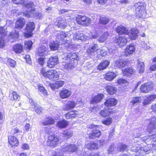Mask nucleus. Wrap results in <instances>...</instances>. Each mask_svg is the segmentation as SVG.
<instances>
[{"label": "nucleus", "instance_id": "obj_59", "mask_svg": "<svg viewBox=\"0 0 156 156\" xmlns=\"http://www.w3.org/2000/svg\"><path fill=\"white\" fill-rule=\"evenodd\" d=\"M109 53L110 54H114L118 51V49L117 47L114 46L111 48H108Z\"/></svg>", "mask_w": 156, "mask_h": 156}, {"label": "nucleus", "instance_id": "obj_3", "mask_svg": "<svg viewBox=\"0 0 156 156\" xmlns=\"http://www.w3.org/2000/svg\"><path fill=\"white\" fill-rule=\"evenodd\" d=\"M24 24V20L22 18H20L16 21V23L15 29H18V30L20 29L23 27ZM19 32L15 30L10 34L9 36V38L12 39L13 40H11V41L13 42L14 41L16 40L19 37Z\"/></svg>", "mask_w": 156, "mask_h": 156}, {"label": "nucleus", "instance_id": "obj_22", "mask_svg": "<svg viewBox=\"0 0 156 156\" xmlns=\"http://www.w3.org/2000/svg\"><path fill=\"white\" fill-rule=\"evenodd\" d=\"M8 142L11 146H17L18 144V141L16 138L12 136H8Z\"/></svg>", "mask_w": 156, "mask_h": 156}, {"label": "nucleus", "instance_id": "obj_54", "mask_svg": "<svg viewBox=\"0 0 156 156\" xmlns=\"http://www.w3.org/2000/svg\"><path fill=\"white\" fill-rule=\"evenodd\" d=\"M141 100L142 99L140 97H134L132 98L131 102L134 105L136 103L140 102Z\"/></svg>", "mask_w": 156, "mask_h": 156}, {"label": "nucleus", "instance_id": "obj_14", "mask_svg": "<svg viewBox=\"0 0 156 156\" xmlns=\"http://www.w3.org/2000/svg\"><path fill=\"white\" fill-rule=\"evenodd\" d=\"M139 33V31L137 29H132L130 30L128 33L126 34V37L128 38V37L131 40H135L137 37V34Z\"/></svg>", "mask_w": 156, "mask_h": 156}, {"label": "nucleus", "instance_id": "obj_46", "mask_svg": "<svg viewBox=\"0 0 156 156\" xmlns=\"http://www.w3.org/2000/svg\"><path fill=\"white\" fill-rule=\"evenodd\" d=\"M37 86L39 90L41 92L42 96H45L47 95V90L42 85L39 84Z\"/></svg>", "mask_w": 156, "mask_h": 156}, {"label": "nucleus", "instance_id": "obj_30", "mask_svg": "<svg viewBox=\"0 0 156 156\" xmlns=\"http://www.w3.org/2000/svg\"><path fill=\"white\" fill-rule=\"evenodd\" d=\"M117 100L114 98H110L108 99L105 102V105L108 107L115 105L117 103Z\"/></svg>", "mask_w": 156, "mask_h": 156}, {"label": "nucleus", "instance_id": "obj_8", "mask_svg": "<svg viewBox=\"0 0 156 156\" xmlns=\"http://www.w3.org/2000/svg\"><path fill=\"white\" fill-rule=\"evenodd\" d=\"M76 20L79 24L83 26L88 25L91 22V19L85 16H78Z\"/></svg>", "mask_w": 156, "mask_h": 156}, {"label": "nucleus", "instance_id": "obj_27", "mask_svg": "<svg viewBox=\"0 0 156 156\" xmlns=\"http://www.w3.org/2000/svg\"><path fill=\"white\" fill-rule=\"evenodd\" d=\"M115 30L119 34H124L126 35L128 33V30H126L124 27L121 25L115 28Z\"/></svg>", "mask_w": 156, "mask_h": 156}, {"label": "nucleus", "instance_id": "obj_40", "mask_svg": "<svg viewBox=\"0 0 156 156\" xmlns=\"http://www.w3.org/2000/svg\"><path fill=\"white\" fill-rule=\"evenodd\" d=\"M88 35V36H87V40L97 38L99 35V33L97 30H95L94 32L90 31V34L89 33Z\"/></svg>", "mask_w": 156, "mask_h": 156}, {"label": "nucleus", "instance_id": "obj_1", "mask_svg": "<svg viewBox=\"0 0 156 156\" xmlns=\"http://www.w3.org/2000/svg\"><path fill=\"white\" fill-rule=\"evenodd\" d=\"M77 148L74 144H64L60 149L54 151L52 154V156H66L63 154V153L70 154L74 152H77Z\"/></svg>", "mask_w": 156, "mask_h": 156}, {"label": "nucleus", "instance_id": "obj_23", "mask_svg": "<svg viewBox=\"0 0 156 156\" xmlns=\"http://www.w3.org/2000/svg\"><path fill=\"white\" fill-rule=\"evenodd\" d=\"M109 61L107 60H105L100 63L97 67L98 70H102L106 69L109 64Z\"/></svg>", "mask_w": 156, "mask_h": 156}, {"label": "nucleus", "instance_id": "obj_5", "mask_svg": "<svg viewBox=\"0 0 156 156\" xmlns=\"http://www.w3.org/2000/svg\"><path fill=\"white\" fill-rule=\"evenodd\" d=\"M150 148L147 146L142 147L139 145L131 148V151L136 153V156H142L148 154L150 151Z\"/></svg>", "mask_w": 156, "mask_h": 156}, {"label": "nucleus", "instance_id": "obj_4", "mask_svg": "<svg viewBox=\"0 0 156 156\" xmlns=\"http://www.w3.org/2000/svg\"><path fill=\"white\" fill-rule=\"evenodd\" d=\"M41 74L46 78L52 81L57 80L59 76L58 73L53 69L47 71L44 68H43L41 70Z\"/></svg>", "mask_w": 156, "mask_h": 156}, {"label": "nucleus", "instance_id": "obj_31", "mask_svg": "<svg viewBox=\"0 0 156 156\" xmlns=\"http://www.w3.org/2000/svg\"><path fill=\"white\" fill-rule=\"evenodd\" d=\"M122 71L124 75L127 76H129L133 74L135 72L133 69L131 67L126 68L124 70H122Z\"/></svg>", "mask_w": 156, "mask_h": 156}, {"label": "nucleus", "instance_id": "obj_20", "mask_svg": "<svg viewBox=\"0 0 156 156\" xmlns=\"http://www.w3.org/2000/svg\"><path fill=\"white\" fill-rule=\"evenodd\" d=\"M117 76V74L113 72H109L104 75V78L108 81H111Z\"/></svg>", "mask_w": 156, "mask_h": 156}, {"label": "nucleus", "instance_id": "obj_10", "mask_svg": "<svg viewBox=\"0 0 156 156\" xmlns=\"http://www.w3.org/2000/svg\"><path fill=\"white\" fill-rule=\"evenodd\" d=\"M99 126L97 125L92 126V131L89 134V137L90 139H95L99 137L101 134L100 131L97 129Z\"/></svg>", "mask_w": 156, "mask_h": 156}, {"label": "nucleus", "instance_id": "obj_37", "mask_svg": "<svg viewBox=\"0 0 156 156\" xmlns=\"http://www.w3.org/2000/svg\"><path fill=\"white\" fill-rule=\"evenodd\" d=\"M9 99L12 100H18L20 98V97L16 92L15 91L10 92L9 94Z\"/></svg>", "mask_w": 156, "mask_h": 156}, {"label": "nucleus", "instance_id": "obj_34", "mask_svg": "<svg viewBox=\"0 0 156 156\" xmlns=\"http://www.w3.org/2000/svg\"><path fill=\"white\" fill-rule=\"evenodd\" d=\"M13 49L16 53H21L23 50V45L19 44H16L13 47Z\"/></svg>", "mask_w": 156, "mask_h": 156}, {"label": "nucleus", "instance_id": "obj_38", "mask_svg": "<svg viewBox=\"0 0 156 156\" xmlns=\"http://www.w3.org/2000/svg\"><path fill=\"white\" fill-rule=\"evenodd\" d=\"M68 125L67 121L63 120L58 121L56 124V126L62 129L65 128Z\"/></svg>", "mask_w": 156, "mask_h": 156}, {"label": "nucleus", "instance_id": "obj_15", "mask_svg": "<svg viewBox=\"0 0 156 156\" xmlns=\"http://www.w3.org/2000/svg\"><path fill=\"white\" fill-rule=\"evenodd\" d=\"M56 41H58L59 44L63 41L66 42V40L69 38L67 37L66 34L62 31L59 32L56 35Z\"/></svg>", "mask_w": 156, "mask_h": 156}, {"label": "nucleus", "instance_id": "obj_11", "mask_svg": "<svg viewBox=\"0 0 156 156\" xmlns=\"http://www.w3.org/2000/svg\"><path fill=\"white\" fill-rule=\"evenodd\" d=\"M127 38L125 35L116 37H115V41L120 47H122L126 45L128 41Z\"/></svg>", "mask_w": 156, "mask_h": 156}, {"label": "nucleus", "instance_id": "obj_57", "mask_svg": "<svg viewBox=\"0 0 156 156\" xmlns=\"http://www.w3.org/2000/svg\"><path fill=\"white\" fill-rule=\"evenodd\" d=\"M66 41H63L60 44H64V46L66 48H71V44H70V41L69 40H66Z\"/></svg>", "mask_w": 156, "mask_h": 156}, {"label": "nucleus", "instance_id": "obj_33", "mask_svg": "<svg viewBox=\"0 0 156 156\" xmlns=\"http://www.w3.org/2000/svg\"><path fill=\"white\" fill-rule=\"evenodd\" d=\"M156 98V95L154 94L148 96L144 100L143 104L145 105L150 104L151 102L154 100Z\"/></svg>", "mask_w": 156, "mask_h": 156}, {"label": "nucleus", "instance_id": "obj_58", "mask_svg": "<svg viewBox=\"0 0 156 156\" xmlns=\"http://www.w3.org/2000/svg\"><path fill=\"white\" fill-rule=\"evenodd\" d=\"M112 122V120L111 118H108L102 121V123L106 125H108L110 124Z\"/></svg>", "mask_w": 156, "mask_h": 156}, {"label": "nucleus", "instance_id": "obj_50", "mask_svg": "<svg viewBox=\"0 0 156 156\" xmlns=\"http://www.w3.org/2000/svg\"><path fill=\"white\" fill-rule=\"evenodd\" d=\"M109 22V20L106 17H100L99 20V23L100 24L105 25L107 24Z\"/></svg>", "mask_w": 156, "mask_h": 156}, {"label": "nucleus", "instance_id": "obj_12", "mask_svg": "<svg viewBox=\"0 0 156 156\" xmlns=\"http://www.w3.org/2000/svg\"><path fill=\"white\" fill-rule=\"evenodd\" d=\"M59 144L58 138L55 136H51L49 137L47 144L51 147H55Z\"/></svg>", "mask_w": 156, "mask_h": 156}, {"label": "nucleus", "instance_id": "obj_6", "mask_svg": "<svg viewBox=\"0 0 156 156\" xmlns=\"http://www.w3.org/2000/svg\"><path fill=\"white\" fill-rule=\"evenodd\" d=\"M144 5V3L142 2H138L135 4L134 6L137 17L141 18L145 15L146 11Z\"/></svg>", "mask_w": 156, "mask_h": 156}, {"label": "nucleus", "instance_id": "obj_18", "mask_svg": "<svg viewBox=\"0 0 156 156\" xmlns=\"http://www.w3.org/2000/svg\"><path fill=\"white\" fill-rule=\"evenodd\" d=\"M71 94L72 92L70 90L65 89L60 91L59 95L61 98L64 99L69 97Z\"/></svg>", "mask_w": 156, "mask_h": 156}, {"label": "nucleus", "instance_id": "obj_2", "mask_svg": "<svg viewBox=\"0 0 156 156\" xmlns=\"http://www.w3.org/2000/svg\"><path fill=\"white\" fill-rule=\"evenodd\" d=\"M25 7L27 12H23V14L25 16L27 17L33 16L36 19H40L43 16V15L41 12H35L34 5L32 2H29L27 3Z\"/></svg>", "mask_w": 156, "mask_h": 156}, {"label": "nucleus", "instance_id": "obj_36", "mask_svg": "<svg viewBox=\"0 0 156 156\" xmlns=\"http://www.w3.org/2000/svg\"><path fill=\"white\" fill-rule=\"evenodd\" d=\"M76 103L73 101H68L66 105V110H69L74 108L76 106Z\"/></svg>", "mask_w": 156, "mask_h": 156}, {"label": "nucleus", "instance_id": "obj_24", "mask_svg": "<svg viewBox=\"0 0 156 156\" xmlns=\"http://www.w3.org/2000/svg\"><path fill=\"white\" fill-rule=\"evenodd\" d=\"M150 121L148 129L149 131H151L156 128V118L155 117H153L149 119Z\"/></svg>", "mask_w": 156, "mask_h": 156}, {"label": "nucleus", "instance_id": "obj_42", "mask_svg": "<svg viewBox=\"0 0 156 156\" xmlns=\"http://www.w3.org/2000/svg\"><path fill=\"white\" fill-rule=\"evenodd\" d=\"M137 64V69L139 70L140 73L142 74L144 71V65L143 62L138 60Z\"/></svg>", "mask_w": 156, "mask_h": 156}, {"label": "nucleus", "instance_id": "obj_63", "mask_svg": "<svg viewBox=\"0 0 156 156\" xmlns=\"http://www.w3.org/2000/svg\"><path fill=\"white\" fill-rule=\"evenodd\" d=\"M24 58L26 60L27 62L29 64L31 63V60L30 58V57L29 55H26L24 57Z\"/></svg>", "mask_w": 156, "mask_h": 156}, {"label": "nucleus", "instance_id": "obj_53", "mask_svg": "<svg viewBox=\"0 0 156 156\" xmlns=\"http://www.w3.org/2000/svg\"><path fill=\"white\" fill-rule=\"evenodd\" d=\"M149 137L150 139H152L153 141H154L152 144L153 147L154 149H156V134H153L150 136Z\"/></svg>", "mask_w": 156, "mask_h": 156}, {"label": "nucleus", "instance_id": "obj_26", "mask_svg": "<svg viewBox=\"0 0 156 156\" xmlns=\"http://www.w3.org/2000/svg\"><path fill=\"white\" fill-rule=\"evenodd\" d=\"M76 62L73 63L71 62L70 61L69 63H66V62H62V66H63V68L67 70H70L71 69H72L74 67L76 66Z\"/></svg>", "mask_w": 156, "mask_h": 156}, {"label": "nucleus", "instance_id": "obj_16", "mask_svg": "<svg viewBox=\"0 0 156 156\" xmlns=\"http://www.w3.org/2000/svg\"><path fill=\"white\" fill-rule=\"evenodd\" d=\"M98 46L96 44L90 45L87 50V53L89 55H94L95 51L97 52Z\"/></svg>", "mask_w": 156, "mask_h": 156}, {"label": "nucleus", "instance_id": "obj_47", "mask_svg": "<svg viewBox=\"0 0 156 156\" xmlns=\"http://www.w3.org/2000/svg\"><path fill=\"white\" fill-rule=\"evenodd\" d=\"M108 36V32H105L104 34L99 37L98 39V41L99 42L102 43L104 42L107 38Z\"/></svg>", "mask_w": 156, "mask_h": 156}, {"label": "nucleus", "instance_id": "obj_13", "mask_svg": "<svg viewBox=\"0 0 156 156\" xmlns=\"http://www.w3.org/2000/svg\"><path fill=\"white\" fill-rule=\"evenodd\" d=\"M58 63V58L57 56L51 57L47 62V66L52 68L57 65Z\"/></svg>", "mask_w": 156, "mask_h": 156}, {"label": "nucleus", "instance_id": "obj_62", "mask_svg": "<svg viewBox=\"0 0 156 156\" xmlns=\"http://www.w3.org/2000/svg\"><path fill=\"white\" fill-rule=\"evenodd\" d=\"M29 102L31 105V108H36L37 106V103L34 102L32 99H30L29 100Z\"/></svg>", "mask_w": 156, "mask_h": 156}, {"label": "nucleus", "instance_id": "obj_55", "mask_svg": "<svg viewBox=\"0 0 156 156\" xmlns=\"http://www.w3.org/2000/svg\"><path fill=\"white\" fill-rule=\"evenodd\" d=\"M7 64L12 67H14L16 64V62L11 58H8L7 62Z\"/></svg>", "mask_w": 156, "mask_h": 156}, {"label": "nucleus", "instance_id": "obj_48", "mask_svg": "<svg viewBox=\"0 0 156 156\" xmlns=\"http://www.w3.org/2000/svg\"><path fill=\"white\" fill-rule=\"evenodd\" d=\"M59 44L57 42H53L50 44L49 47L51 50H56L58 49Z\"/></svg>", "mask_w": 156, "mask_h": 156}, {"label": "nucleus", "instance_id": "obj_56", "mask_svg": "<svg viewBox=\"0 0 156 156\" xmlns=\"http://www.w3.org/2000/svg\"><path fill=\"white\" fill-rule=\"evenodd\" d=\"M97 52L98 54L102 56H105L107 54L106 51L103 49L100 50L98 49Z\"/></svg>", "mask_w": 156, "mask_h": 156}, {"label": "nucleus", "instance_id": "obj_51", "mask_svg": "<svg viewBox=\"0 0 156 156\" xmlns=\"http://www.w3.org/2000/svg\"><path fill=\"white\" fill-rule=\"evenodd\" d=\"M117 83L119 85H121L123 86H126L128 85L127 81L122 78L118 79L117 81Z\"/></svg>", "mask_w": 156, "mask_h": 156}, {"label": "nucleus", "instance_id": "obj_61", "mask_svg": "<svg viewBox=\"0 0 156 156\" xmlns=\"http://www.w3.org/2000/svg\"><path fill=\"white\" fill-rule=\"evenodd\" d=\"M128 147L125 144H121L119 146V149L120 151H126Z\"/></svg>", "mask_w": 156, "mask_h": 156}, {"label": "nucleus", "instance_id": "obj_7", "mask_svg": "<svg viewBox=\"0 0 156 156\" xmlns=\"http://www.w3.org/2000/svg\"><path fill=\"white\" fill-rule=\"evenodd\" d=\"M35 28V24L34 22H29L27 25L26 30L24 33V36L27 37H31L33 34L32 32L34 30Z\"/></svg>", "mask_w": 156, "mask_h": 156}, {"label": "nucleus", "instance_id": "obj_39", "mask_svg": "<svg viewBox=\"0 0 156 156\" xmlns=\"http://www.w3.org/2000/svg\"><path fill=\"white\" fill-rule=\"evenodd\" d=\"M64 84V81H58L54 83L51 85L52 88L54 89H58L62 87Z\"/></svg>", "mask_w": 156, "mask_h": 156}, {"label": "nucleus", "instance_id": "obj_25", "mask_svg": "<svg viewBox=\"0 0 156 156\" xmlns=\"http://www.w3.org/2000/svg\"><path fill=\"white\" fill-rule=\"evenodd\" d=\"M127 63V61L125 60H120L119 61H116L114 62V66L120 68H123L126 66Z\"/></svg>", "mask_w": 156, "mask_h": 156}, {"label": "nucleus", "instance_id": "obj_49", "mask_svg": "<svg viewBox=\"0 0 156 156\" xmlns=\"http://www.w3.org/2000/svg\"><path fill=\"white\" fill-rule=\"evenodd\" d=\"M73 132L69 130H66L63 133L64 137L69 138L71 137L73 135Z\"/></svg>", "mask_w": 156, "mask_h": 156}, {"label": "nucleus", "instance_id": "obj_35", "mask_svg": "<svg viewBox=\"0 0 156 156\" xmlns=\"http://www.w3.org/2000/svg\"><path fill=\"white\" fill-rule=\"evenodd\" d=\"M47 48L44 45L41 46L38 49V55L40 56H43L47 53Z\"/></svg>", "mask_w": 156, "mask_h": 156}, {"label": "nucleus", "instance_id": "obj_21", "mask_svg": "<svg viewBox=\"0 0 156 156\" xmlns=\"http://www.w3.org/2000/svg\"><path fill=\"white\" fill-rule=\"evenodd\" d=\"M136 47L132 44L127 45L125 50V55L126 56L128 55L133 54L135 51Z\"/></svg>", "mask_w": 156, "mask_h": 156}, {"label": "nucleus", "instance_id": "obj_60", "mask_svg": "<svg viewBox=\"0 0 156 156\" xmlns=\"http://www.w3.org/2000/svg\"><path fill=\"white\" fill-rule=\"evenodd\" d=\"M32 42L31 41H26L25 43V47L26 48L30 49L32 47Z\"/></svg>", "mask_w": 156, "mask_h": 156}, {"label": "nucleus", "instance_id": "obj_28", "mask_svg": "<svg viewBox=\"0 0 156 156\" xmlns=\"http://www.w3.org/2000/svg\"><path fill=\"white\" fill-rule=\"evenodd\" d=\"M104 95L102 94H99L92 98L90 101V103L92 104L96 103L100 101L103 98Z\"/></svg>", "mask_w": 156, "mask_h": 156}, {"label": "nucleus", "instance_id": "obj_19", "mask_svg": "<svg viewBox=\"0 0 156 156\" xmlns=\"http://www.w3.org/2000/svg\"><path fill=\"white\" fill-rule=\"evenodd\" d=\"M87 35L79 32L76 33L73 35V39L75 40L84 41L87 40Z\"/></svg>", "mask_w": 156, "mask_h": 156}, {"label": "nucleus", "instance_id": "obj_45", "mask_svg": "<svg viewBox=\"0 0 156 156\" xmlns=\"http://www.w3.org/2000/svg\"><path fill=\"white\" fill-rule=\"evenodd\" d=\"M65 20L62 19L59 20L57 24L58 27L62 29L65 28L67 26V24L65 22Z\"/></svg>", "mask_w": 156, "mask_h": 156}, {"label": "nucleus", "instance_id": "obj_32", "mask_svg": "<svg viewBox=\"0 0 156 156\" xmlns=\"http://www.w3.org/2000/svg\"><path fill=\"white\" fill-rule=\"evenodd\" d=\"M55 120L51 117H48L45 118L42 122V124L44 126L48 125L53 124Z\"/></svg>", "mask_w": 156, "mask_h": 156}, {"label": "nucleus", "instance_id": "obj_44", "mask_svg": "<svg viewBox=\"0 0 156 156\" xmlns=\"http://www.w3.org/2000/svg\"><path fill=\"white\" fill-rule=\"evenodd\" d=\"M76 112L70 111L65 115V117L67 119H72L75 118L77 115Z\"/></svg>", "mask_w": 156, "mask_h": 156}, {"label": "nucleus", "instance_id": "obj_9", "mask_svg": "<svg viewBox=\"0 0 156 156\" xmlns=\"http://www.w3.org/2000/svg\"><path fill=\"white\" fill-rule=\"evenodd\" d=\"M153 84L152 82L149 81L142 84L140 87V90L143 92L148 93L153 90Z\"/></svg>", "mask_w": 156, "mask_h": 156}, {"label": "nucleus", "instance_id": "obj_29", "mask_svg": "<svg viewBox=\"0 0 156 156\" xmlns=\"http://www.w3.org/2000/svg\"><path fill=\"white\" fill-rule=\"evenodd\" d=\"M114 112L115 111L113 110L112 109L108 108V109H105L104 110H101L100 112V114L103 117H106Z\"/></svg>", "mask_w": 156, "mask_h": 156}, {"label": "nucleus", "instance_id": "obj_64", "mask_svg": "<svg viewBox=\"0 0 156 156\" xmlns=\"http://www.w3.org/2000/svg\"><path fill=\"white\" fill-rule=\"evenodd\" d=\"M21 148L24 150H28L30 148V147L27 144L24 143L22 145Z\"/></svg>", "mask_w": 156, "mask_h": 156}, {"label": "nucleus", "instance_id": "obj_17", "mask_svg": "<svg viewBox=\"0 0 156 156\" xmlns=\"http://www.w3.org/2000/svg\"><path fill=\"white\" fill-rule=\"evenodd\" d=\"M78 54L76 53H69L67 54L66 57V60L69 58L71 62L74 63L76 62L77 64V60L78 58Z\"/></svg>", "mask_w": 156, "mask_h": 156}, {"label": "nucleus", "instance_id": "obj_41", "mask_svg": "<svg viewBox=\"0 0 156 156\" xmlns=\"http://www.w3.org/2000/svg\"><path fill=\"white\" fill-rule=\"evenodd\" d=\"M105 89L107 93L110 95L114 94L117 90L116 88L110 86H107Z\"/></svg>", "mask_w": 156, "mask_h": 156}, {"label": "nucleus", "instance_id": "obj_43", "mask_svg": "<svg viewBox=\"0 0 156 156\" xmlns=\"http://www.w3.org/2000/svg\"><path fill=\"white\" fill-rule=\"evenodd\" d=\"M86 146L88 149L90 150L96 149L98 148V145L97 144L92 142L87 144Z\"/></svg>", "mask_w": 156, "mask_h": 156}, {"label": "nucleus", "instance_id": "obj_52", "mask_svg": "<svg viewBox=\"0 0 156 156\" xmlns=\"http://www.w3.org/2000/svg\"><path fill=\"white\" fill-rule=\"evenodd\" d=\"M115 144H111L108 148L107 150L108 153L109 154H113L115 151Z\"/></svg>", "mask_w": 156, "mask_h": 156}]
</instances>
